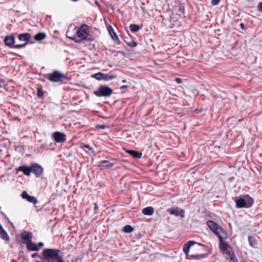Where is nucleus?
Wrapping results in <instances>:
<instances>
[{"label":"nucleus","mask_w":262,"mask_h":262,"mask_svg":"<svg viewBox=\"0 0 262 262\" xmlns=\"http://www.w3.org/2000/svg\"><path fill=\"white\" fill-rule=\"evenodd\" d=\"M234 200L237 208H250L254 203L253 199L248 195L236 197Z\"/></svg>","instance_id":"obj_1"},{"label":"nucleus","mask_w":262,"mask_h":262,"mask_svg":"<svg viewBox=\"0 0 262 262\" xmlns=\"http://www.w3.org/2000/svg\"><path fill=\"white\" fill-rule=\"evenodd\" d=\"M75 29H76L77 37L78 38V40H75L76 42H79L81 40L86 39L89 34V30L86 25H82L80 28H75Z\"/></svg>","instance_id":"obj_2"},{"label":"nucleus","mask_w":262,"mask_h":262,"mask_svg":"<svg viewBox=\"0 0 262 262\" xmlns=\"http://www.w3.org/2000/svg\"><path fill=\"white\" fill-rule=\"evenodd\" d=\"M46 78L52 82H59L66 79L67 76L58 71H55L52 73L47 74Z\"/></svg>","instance_id":"obj_3"},{"label":"nucleus","mask_w":262,"mask_h":262,"mask_svg":"<svg viewBox=\"0 0 262 262\" xmlns=\"http://www.w3.org/2000/svg\"><path fill=\"white\" fill-rule=\"evenodd\" d=\"M113 93L112 89L106 85H101L94 94L98 97L110 96Z\"/></svg>","instance_id":"obj_4"},{"label":"nucleus","mask_w":262,"mask_h":262,"mask_svg":"<svg viewBox=\"0 0 262 262\" xmlns=\"http://www.w3.org/2000/svg\"><path fill=\"white\" fill-rule=\"evenodd\" d=\"M60 251L58 249H46L42 251V255L46 258H59V253Z\"/></svg>","instance_id":"obj_5"},{"label":"nucleus","mask_w":262,"mask_h":262,"mask_svg":"<svg viewBox=\"0 0 262 262\" xmlns=\"http://www.w3.org/2000/svg\"><path fill=\"white\" fill-rule=\"evenodd\" d=\"M207 225L211 229V230L212 231V232L216 234L217 235L220 234L225 235V232L223 228L220 227L214 222L209 221L207 222Z\"/></svg>","instance_id":"obj_6"},{"label":"nucleus","mask_w":262,"mask_h":262,"mask_svg":"<svg viewBox=\"0 0 262 262\" xmlns=\"http://www.w3.org/2000/svg\"><path fill=\"white\" fill-rule=\"evenodd\" d=\"M18 37L20 41H24L26 42L24 44L14 45L13 46L15 48H20L25 47L27 45V41L30 39L31 35L29 33H23L19 34Z\"/></svg>","instance_id":"obj_7"},{"label":"nucleus","mask_w":262,"mask_h":262,"mask_svg":"<svg viewBox=\"0 0 262 262\" xmlns=\"http://www.w3.org/2000/svg\"><path fill=\"white\" fill-rule=\"evenodd\" d=\"M32 172H33L37 177H39L43 172L42 167L38 164H34L32 167Z\"/></svg>","instance_id":"obj_8"},{"label":"nucleus","mask_w":262,"mask_h":262,"mask_svg":"<svg viewBox=\"0 0 262 262\" xmlns=\"http://www.w3.org/2000/svg\"><path fill=\"white\" fill-rule=\"evenodd\" d=\"M53 137L54 140L57 142H63L66 141V135L60 132H55L53 134Z\"/></svg>","instance_id":"obj_9"},{"label":"nucleus","mask_w":262,"mask_h":262,"mask_svg":"<svg viewBox=\"0 0 262 262\" xmlns=\"http://www.w3.org/2000/svg\"><path fill=\"white\" fill-rule=\"evenodd\" d=\"M223 249L225 253L228 255L230 260L233 262H237V259L235 258L234 254L230 246H226Z\"/></svg>","instance_id":"obj_10"},{"label":"nucleus","mask_w":262,"mask_h":262,"mask_svg":"<svg viewBox=\"0 0 262 262\" xmlns=\"http://www.w3.org/2000/svg\"><path fill=\"white\" fill-rule=\"evenodd\" d=\"M114 166V163H111L110 161L107 160L101 161L99 165V167L103 170L111 168Z\"/></svg>","instance_id":"obj_11"},{"label":"nucleus","mask_w":262,"mask_h":262,"mask_svg":"<svg viewBox=\"0 0 262 262\" xmlns=\"http://www.w3.org/2000/svg\"><path fill=\"white\" fill-rule=\"evenodd\" d=\"M21 196L23 199H26L28 202L35 204L37 201V199L33 196L29 195L26 191L22 192Z\"/></svg>","instance_id":"obj_12"},{"label":"nucleus","mask_w":262,"mask_h":262,"mask_svg":"<svg viewBox=\"0 0 262 262\" xmlns=\"http://www.w3.org/2000/svg\"><path fill=\"white\" fill-rule=\"evenodd\" d=\"M168 211L170 214L174 215L177 216H181L182 217H184V211L183 210H179L178 208L170 209L168 210Z\"/></svg>","instance_id":"obj_13"},{"label":"nucleus","mask_w":262,"mask_h":262,"mask_svg":"<svg viewBox=\"0 0 262 262\" xmlns=\"http://www.w3.org/2000/svg\"><path fill=\"white\" fill-rule=\"evenodd\" d=\"M21 238L27 243L30 242L32 238V234L31 232L25 231L21 233Z\"/></svg>","instance_id":"obj_14"},{"label":"nucleus","mask_w":262,"mask_h":262,"mask_svg":"<svg viewBox=\"0 0 262 262\" xmlns=\"http://www.w3.org/2000/svg\"><path fill=\"white\" fill-rule=\"evenodd\" d=\"M14 40L13 36H7L4 39V42L6 45L11 47L14 45Z\"/></svg>","instance_id":"obj_15"},{"label":"nucleus","mask_w":262,"mask_h":262,"mask_svg":"<svg viewBox=\"0 0 262 262\" xmlns=\"http://www.w3.org/2000/svg\"><path fill=\"white\" fill-rule=\"evenodd\" d=\"M27 248L29 251H38L39 248L36 244L31 241L27 243Z\"/></svg>","instance_id":"obj_16"},{"label":"nucleus","mask_w":262,"mask_h":262,"mask_svg":"<svg viewBox=\"0 0 262 262\" xmlns=\"http://www.w3.org/2000/svg\"><path fill=\"white\" fill-rule=\"evenodd\" d=\"M19 170L23 171V173L27 176H30L32 170L31 167H27L24 166H20L19 167Z\"/></svg>","instance_id":"obj_17"},{"label":"nucleus","mask_w":262,"mask_h":262,"mask_svg":"<svg viewBox=\"0 0 262 262\" xmlns=\"http://www.w3.org/2000/svg\"><path fill=\"white\" fill-rule=\"evenodd\" d=\"M225 235H224L223 234H220L217 235L219 238L220 243V246L221 248L222 249L225 248L226 246H228L226 243V242L223 239L225 238Z\"/></svg>","instance_id":"obj_18"},{"label":"nucleus","mask_w":262,"mask_h":262,"mask_svg":"<svg viewBox=\"0 0 262 262\" xmlns=\"http://www.w3.org/2000/svg\"><path fill=\"white\" fill-rule=\"evenodd\" d=\"M154 208L152 207H147L146 208H144L142 211V212L145 214L147 215H151L154 213Z\"/></svg>","instance_id":"obj_19"},{"label":"nucleus","mask_w":262,"mask_h":262,"mask_svg":"<svg viewBox=\"0 0 262 262\" xmlns=\"http://www.w3.org/2000/svg\"><path fill=\"white\" fill-rule=\"evenodd\" d=\"M127 152L130 155L132 156L133 157L136 158H140L142 156V153L137 151L128 150H127Z\"/></svg>","instance_id":"obj_20"},{"label":"nucleus","mask_w":262,"mask_h":262,"mask_svg":"<svg viewBox=\"0 0 262 262\" xmlns=\"http://www.w3.org/2000/svg\"><path fill=\"white\" fill-rule=\"evenodd\" d=\"M194 244V242L193 241H188L186 244H185L183 247V251L186 253L188 254L189 248L190 246Z\"/></svg>","instance_id":"obj_21"},{"label":"nucleus","mask_w":262,"mask_h":262,"mask_svg":"<svg viewBox=\"0 0 262 262\" xmlns=\"http://www.w3.org/2000/svg\"><path fill=\"white\" fill-rule=\"evenodd\" d=\"M46 35L44 33L40 32L34 36V39L37 41H40L46 38Z\"/></svg>","instance_id":"obj_22"},{"label":"nucleus","mask_w":262,"mask_h":262,"mask_svg":"<svg viewBox=\"0 0 262 262\" xmlns=\"http://www.w3.org/2000/svg\"><path fill=\"white\" fill-rule=\"evenodd\" d=\"M0 237L1 238L6 241L9 240V235L4 229L2 231H0Z\"/></svg>","instance_id":"obj_23"},{"label":"nucleus","mask_w":262,"mask_h":262,"mask_svg":"<svg viewBox=\"0 0 262 262\" xmlns=\"http://www.w3.org/2000/svg\"><path fill=\"white\" fill-rule=\"evenodd\" d=\"M109 33L110 35H111L112 38L114 40H118V37L115 32L114 31L113 29L110 26V28L108 29Z\"/></svg>","instance_id":"obj_24"},{"label":"nucleus","mask_w":262,"mask_h":262,"mask_svg":"<svg viewBox=\"0 0 262 262\" xmlns=\"http://www.w3.org/2000/svg\"><path fill=\"white\" fill-rule=\"evenodd\" d=\"M103 73L101 72H98L94 74L91 76L92 77L95 78L98 80H102Z\"/></svg>","instance_id":"obj_25"},{"label":"nucleus","mask_w":262,"mask_h":262,"mask_svg":"<svg viewBox=\"0 0 262 262\" xmlns=\"http://www.w3.org/2000/svg\"><path fill=\"white\" fill-rule=\"evenodd\" d=\"M116 77L114 75H109L107 74L103 73L102 80L104 81H109L111 80Z\"/></svg>","instance_id":"obj_26"},{"label":"nucleus","mask_w":262,"mask_h":262,"mask_svg":"<svg viewBox=\"0 0 262 262\" xmlns=\"http://www.w3.org/2000/svg\"><path fill=\"white\" fill-rule=\"evenodd\" d=\"M248 241L251 246L254 247L256 245V241L253 237L249 236L248 237Z\"/></svg>","instance_id":"obj_27"},{"label":"nucleus","mask_w":262,"mask_h":262,"mask_svg":"<svg viewBox=\"0 0 262 262\" xmlns=\"http://www.w3.org/2000/svg\"><path fill=\"white\" fill-rule=\"evenodd\" d=\"M129 29L132 32H137L140 29V27L137 25L131 24L129 25Z\"/></svg>","instance_id":"obj_28"},{"label":"nucleus","mask_w":262,"mask_h":262,"mask_svg":"<svg viewBox=\"0 0 262 262\" xmlns=\"http://www.w3.org/2000/svg\"><path fill=\"white\" fill-rule=\"evenodd\" d=\"M133 231V228L130 225L125 226L123 228V231L126 233H130Z\"/></svg>","instance_id":"obj_29"},{"label":"nucleus","mask_w":262,"mask_h":262,"mask_svg":"<svg viewBox=\"0 0 262 262\" xmlns=\"http://www.w3.org/2000/svg\"><path fill=\"white\" fill-rule=\"evenodd\" d=\"M43 95V92L41 89H37V96L41 97Z\"/></svg>","instance_id":"obj_30"},{"label":"nucleus","mask_w":262,"mask_h":262,"mask_svg":"<svg viewBox=\"0 0 262 262\" xmlns=\"http://www.w3.org/2000/svg\"><path fill=\"white\" fill-rule=\"evenodd\" d=\"M128 45L131 47H135L137 46V43L134 41H131L128 43Z\"/></svg>","instance_id":"obj_31"},{"label":"nucleus","mask_w":262,"mask_h":262,"mask_svg":"<svg viewBox=\"0 0 262 262\" xmlns=\"http://www.w3.org/2000/svg\"><path fill=\"white\" fill-rule=\"evenodd\" d=\"M221 0H212L211 4L212 5H217Z\"/></svg>","instance_id":"obj_32"},{"label":"nucleus","mask_w":262,"mask_h":262,"mask_svg":"<svg viewBox=\"0 0 262 262\" xmlns=\"http://www.w3.org/2000/svg\"><path fill=\"white\" fill-rule=\"evenodd\" d=\"M96 127L97 128L104 129L106 127V126L104 125L98 124V125H97Z\"/></svg>","instance_id":"obj_33"},{"label":"nucleus","mask_w":262,"mask_h":262,"mask_svg":"<svg viewBox=\"0 0 262 262\" xmlns=\"http://www.w3.org/2000/svg\"><path fill=\"white\" fill-rule=\"evenodd\" d=\"M257 8L259 11L262 12V2L259 3Z\"/></svg>","instance_id":"obj_34"},{"label":"nucleus","mask_w":262,"mask_h":262,"mask_svg":"<svg viewBox=\"0 0 262 262\" xmlns=\"http://www.w3.org/2000/svg\"><path fill=\"white\" fill-rule=\"evenodd\" d=\"M176 82L177 83H181V82H182V80H181V78H177L176 79Z\"/></svg>","instance_id":"obj_35"},{"label":"nucleus","mask_w":262,"mask_h":262,"mask_svg":"<svg viewBox=\"0 0 262 262\" xmlns=\"http://www.w3.org/2000/svg\"><path fill=\"white\" fill-rule=\"evenodd\" d=\"M84 147L90 149V150H92L93 149V148L91 147L88 144H86L85 145H84Z\"/></svg>","instance_id":"obj_36"},{"label":"nucleus","mask_w":262,"mask_h":262,"mask_svg":"<svg viewBox=\"0 0 262 262\" xmlns=\"http://www.w3.org/2000/svg\"><path fill=\"white\" fill-rule=\"evenodd\" d=\"M4 79H0V86H1V88H2V87H3V84H4Z\"/></svg>","instance_id":"obj_37"},{"label":"nucleus","mask_w":262,"mask_h":262,"mask_svg":"<svg viewBox=\"0 0 262 262\" xmlns=\"http://www.w3.org/2000/svg\"><path fill=\"white\" fill-rule=\"evenodd\" d=\"M128 86H127V85H122V86H121L120 88V89L121 90H124V89H126Z\"/></svg>","instance_id":"obj_38"},{"label":"nucleus","mask_w":262,"mask_h":262,"mask_svg":"<svg viewBox=\"0 0 262 262\" xmlns=\"http://www.w3.org/2000/svg\"><path fill=\"white\" fill-rule=\"evenodd\" d=\"M37 246H38V247H42V246H43V243H42V242H39V243L38 244Z\"/></svg>","instance_id":"obj_39"},{"label":"nucleus","mask_w":262,"mask_h":262,"mask_svg":"<svg viewBox=\"0 0 262 262\" xmlns=\"http://www.w3.org/2000/svg\"><path fill=\"white\" fill-rule=\"evenodd\" d=\"M239 26L242 29H244V25L243 23H241Z\"/></svg>","instance_id":"obj_40"},{"label":"nucleus","mask_w":262,"mask_h":262,"mask_svg":"<svg viewBox=\"0 0 262 262\" xmlns=\"http://www.w3.org/2000/svg\"><path fill=\"white\" fill-rule=\"evenodd\" d=\"M94 205H95L94 209L96 210L97 209V208H98L97 205L96 204H95Z\"/></svg>","instance_id":"obj_41"},{"label":"nucleus","mask_w":262,"mask_h":262,"mask_svg":"<svg viewBox=\"0 0 262 262\" xmlns=\"http://www.w3.org/2000/svg\"><path fill=\"white\" fill-rule=\"evenodd\" d=\"M57 262H63V261L61 259H58Z\"/></svg>","instance_id":"obj_42"},{"label":"nucleus","mask_w":262,"mask_h":262,"mask_svg":"<svg viewBox=\"0 0 262 262\" xmlns=\"http://www.w3.org/2000/svg\"><path fill=\"white\" fill-rule=\"evenodd\" d=\"M11 261H12V262H17V261H16L15 259H11Z\"/></svg>","instance_id":"obj_43"},{"label":"nucleus","mask_w":262,"mask_h":262,"mask_svg":"<svg viewBox=\"0 0 262 262\" xmlns=\"http://www.w3.org/2000/svg\"><path fill=\"white\" fill-rule=\"evenodd\" d=\"M126 82V80H122V82L124 83V82Z\"/></svg>","instance_id":"obj_44"},{"label":"nucleus","mask_w":262,"mask_h":262,"mask_svg":"<svg viewBox=\"0 0 262 262\" xmlns=\"http://www.w3.org/2000/svg\"><path fill=\"white\" fill-rule=\"evenodd\" d=\"M35 254H32V257H34V256H35Z\"/></svg>","instance_id":"obj_45"},{"label":"nucleus","mask_w":262,"mask_h":262,"mask_svg":"<svg viewBox=\"0 0 262 262\" xmlns=\"http://www.w3.org/2000/svg\"><path fill=\"white\" fill-rule=\"evenodd\" d=\"M192 256H193V257H196V256H198V255H192Z\"/></svg>","instance_id":"obj_46"}]
</instances>
